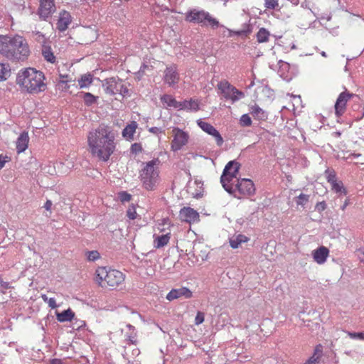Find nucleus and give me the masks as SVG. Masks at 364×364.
<instances>
[{"mask_svg":"<svg viewBox=\"0 0 364 364\" xmlns=\"http://www.w3.org/2000/svg\"><path fill=\"white\" fill-rule=\"evenodd\" d=\"M114 136L105 127H100L88 136V144L95 157L109 159L115 149Z\"/></svg>","mask_w":364,"mask_h":364,"instance_id":"nucleus-1","label":"nucleus"},{"mask_svg":"<svg viewBox=\"0 0 364 364\" xmlns=\"http://www.w3.org/2000/svg\"><path fill=\"white\" fill-rule=\"evenodd\" d=\"M29 53L28 43L22 36L0 35V54L9 60H24Z\"/></svg>","mask_w":364,"mask_h":364,"instance_id":"nucleus-2","label":"nucleus"},{"mask_svg":"<svg viewBox=\"0 0 364 364\" xmlns=\"http://www.w3.org/2000/svg\"><path fill=\"white\" fill-rule=\"evenodd\" d=\"M186 21L190 23H197L203 27H210L212 29H216L219 27L223 28L229 33V36H247L252 32L250 25L244 24V28L240 31H233L228 29L208 11L196 9H191L186 14Z\"/></svg>","mask_w":364,"mask_h":364,"instance_id":"nucleus-3","label":"nucleus"},{"mask_svg":"<svg viewBox=\"0 0 364 364\" xmlns=\"http://www.w3.org/2000/svg\"><path fill=\"white\" fill-rule=\"evenodd\" d=\"M44 74L33 68L21 70L18 73L16 82L29 93H38L46 88Z\"/></svg>","mask_w":364,"mask_h":364,"instance_id":"nucleus-4","label":"nucleus"},{"mask_svg":"<svg viewBox=\"0 0 364 364\" xmlns=\"http://www.w3.org/2000/svg\"><path fill=\"white\" fill-rule=\"evenodd\" d=\"M126 275L121 271L107 267H98L95 272V281L102 288L116 289L124 283Z\"/></svg>","mask_w":364,"mask_h":364,"instance_id":"nucleus-5","label":"nucleus"},{"mask_svg":"<svg viewBox=\"0 0 364 364\" xmlns=\"http://www.w3.org/2000/svg\"><path fill=\"white\" fill-rule=\"evenodd\" d=\"M156 161H149L140 171L141 181L147 191L154 190L159 181V170Z\"/></svg>","mask_w":364,"mask_h":364,"instance_id":"nucleus-6","label":"nucleus"},{"mask_svg":"<svg viewBox=\"0 0 364 364\" xmlns=\"http://www.w3.org/2000/svg\"><path fill=\"white\" fill-rule=\"evenodd\" d=\"M240 164L237 161H229L225 166L220 177V182L224 189L228 193H232L233 183L232 181L237 177Z\"/></svg>","mask_w":364,"mask_h":364,"instance_id":"nucleus-7","label":"nucleus"},{"mask_svg":"<svg viewBox=\"0 0 364 364\" xmlns=\"http://www.w3.org/2000/svg\"><path fill=\"white\" fill-rule=\"evenodd\" d=\"M217 87L220 90L219 93L222 95L225 100H230L232 103L245 97L243 92L237 90L227 80L220 81Z\"/></svg>","mask_w":364,"mask_h":364,"instance_id":"nucleus-8","label":"nucleus"},{"mask_svg":"<svg viewBox=\"0 0 364 364\" xmlns=\"http://www.w3.org/2000/svg\"><path fill=\"white\" fill-rule=\"evenodd\" d=\"M102 86L106 93L111 95L119 93L122 96H125L129 92L127 86L122 83V80L119 77H113L105 79Z\"/></svg>","mask_w":364,"mask_h":364,"instance_id":"nucleus-9","label":"nucleus"},{"mask_svg":"<svg viewBox=\"0 0 364 364\" xmlns=\"http://www.w3.org/2000/svg\"><path fill=\"white\" fill-rule=\"evenodd\" d=\"M325 178L331 186V189L338 196H346L348 191L344 186L343 183L338 180L335 170L333 168H327L324 172Z\"/></svg>","mask_w":364,"mask_h":364,"instance_id":"nucleus-10","label":"nucleus"},{"mask_svg":"<svg viewBox=\"0 0 364 364\" xmlns=\"http://www.w3.org/2000/svg\"><path fill=\"white\" fill-rule=\"evenodd\" d=\"M237 191L240 196L239 198L252 196L255 193V184L252 180L248 178L237 179L235 187L233 186V191Z\"/></svg>","mask_w":364,"mask_h":364,"instance_id":"nucleus-11","label":"nucleus"},{"mask_svg":"<svg viewBox=\"0 0 364 364\" xmlns=\"http://www.w3.org/2000/svg\"><path fill=\"white\" fill-rule=\"evenodd\" d=\"M173 132L174 136L171 142V147L173 151H177L188 142L189 136L186 132L178 128H175Z\"/></svg>","mask_w":364,"mask_h":364,"instance_id":"nucleus-12","label":"nucleus"},{"mask_svg":"<svg viewBox=\"0 0 364 364\" xmlns=\"http://www.w3.org/2000/svg\"><path fill=\"white\" fill-rule=\"evenodd\" d=\"M180 220L189 224L197 223L200 220L199 213L190 207H183L179 211Z\"/></svg>","mask_w":364,"mask_h":364,"instance_id":"nucleus-13","label":"nucleus"},{"mask_svg":"<svg viewBox=\"0 0 364 364\" xmlns=\"http://www.w3.org/2000/svg\"><path fill=\"white\" fill-rule=\"evenodd\" d=\"M193 296V292L187 287H182L178 289H173L166 295V299L173 301L181 297L190 299Z\"/></svg>","mask_w":364,"mask_h":364,"instance_id":"nucleus-14","label":"nucleus"},{"mask_svg":"<svg viewBox=\"0 0 364 364\" xmlns=\"http://www.w3.org/2000/svg\"><path fill=\"white\" fill-rule=\"evenodd\" d=\"M53 165L54 167L53 171H49L51 175L68 173L70 168L74 166L73 161H53Z\"/></svg>","mask_w":364,"mask_h":364,"instance_id":"nucleus-15","label":"nucleus"},{"mask_svg":"<svg viewBox=\"0 0 364 364\" xmlns=\"http://www.w3.org/2000/svg\"><path fill=\"white\" fill-rule=\"evenodd\" d=\"M55 11L54 0H46L40 2L38 14L41 18L46 20Z\"/></svg>","mask_w":364,"mask_h":364,"instance_id":"nucleus-16","label":"nucleus"},{"mask_svg":"<svg viewBox=\"0 0 364 364\" xmlns=\"http://www.w3.org/2000/svg\"><path fill=\"white\" fill-rule=\"evenodd\" d=\"M352 96L353 94H350L347 92H343L339 95L335 104L336 114L338 117L344 113L346 103Z\"/></svg>","mask_w":364,"mask_h":364,"instance_id":"nucleus-17","label":"nucleus"},{"mask_svg":"<svg viewBox=\"0 0 364 364\" xmlns=\"http://www.w3.org/2000/svg\"><path fill=\"white\" fill-rule=\"evenodd\" d=\"M198 125L206 133H208L210 135L213 136L215 138L216 143L218 146L222 145L223 143V139L218 132V131L210 124L203 122L201 120H198L197 122Z\"/></svg>","mask_w":364,"mask_h":364,"instance_id":"nucleus-18","label":"nucleus"},{"mask_svg":"<svg viewBox=\"0 0 364 364\" xmlns=\"http://www.w3.org/2000/svg\"><path fill=\"white\" fill-rule=\"evenodd\" d=\"M164 80L169 86L173 87L179 81V74L175 66L167 67L164 71Z\"/></svg>","mask_w":364,"mask_h":364,"instance_id":"nucleus-19","label":"nucleus"},{"mask_svg":"<svg viewBox=\"0 0 364 364\" xmlns=\"http://www.w3.org/2000/svg\"><path fill=\"white\" fill-rule=\"evenodd\" d=\"M311 255L317 264H322L326 262L329 255V250L325 246H321L313 250Z\"/></svg>","mask_w":364,"mask_h":364,"instance_id":"nucleus-20","label":"nucleus"},{"mask_svg":"<svg viewBox=\"0 0 364 364\" xmlns=\"http://www.w3.org/2000/svg\"><path fill=\"white\" fill-rule=\"evenodd\" d=\"M171 236V231H168L161 235H154V247L156 249H160L167 245L170 241Z\"/></svg>","mask_w":364,"mask_h":364,"instance_id":"nucleus-21","label":"nucleus"},{"mask_svg":"<svg viewBox=\"0 0 364 364\" xmlns=\"http://www.w3.org/2000/svg\"><path fill=\"white\" fill-rule=\"evenodd\" d=\"M56 319L60 323L72 321L75 316V312L70 309H68L62 312H55Z\"/></svg>","mask_w":364,"mask_h":364,"instance_id":"nucleus-22","label":"nucleus"},{"mask_svg":"<svg viewBox=\"0 0 364 364\" xmlns=\"http://www.w3.org/2000/svg\"><path fill=\"white\" fill-rule=\"evenodd\" d=\"M70 21V14L64 11L60 14V18L57 23V28L61 32L65 31L68 28Z\"/></svg>","mask_w":364,"mask_h":364,"instance_id":"nucleus-23","label":"nucleus"},{"mask_svg":"<svg viewBox=\"0 0 364 364\" xmlns=\"http://www.w3.org/2000/svg\"><path fill=\"white\" fill-rule=\"evenodd\" d=\"M29 137L27 132H22L16 141V150L18 153L24 151L28 144Z\"/></svg>","mask_w":364,"mask_h":364,"instance_id":"nucleus-24","label":"nucleus"},{"mask_svg":"<svg viewBox=\"0 0 364 364\" xmlns=\"http://www.w3.org/2000/svg\"><path fill=\"white\" fill-rule=\"evenodd\" d=\"M250 114L257 119L265 121L268 118V113L260 108L257 105H254L250 108Z\"/></svg>","mask_w":364,"mask_h":364,"instance_id":"nucleus-25","label":"nucleus"},{"mask_svg":"<svg viewBox=\"0 0 364 364\" xmlns=\"http://www.w3.org/2000/svg\"><path fill=\"white\" fill-rule=\"evenodd\" d=\"M180 107L178 108L180 109H187L190 111L196 112L199 109V105L197 100L191 99L190 100H184L179 102Z\"/></svg>","mask_w":364,"mask_h":364,"instance_id":"nucleus-26","label":"nucleus"},{"mask_svg":"<svg viewBox=\"0 0 364 364\" xmlns=\"http://www.w3.org/2000/svg\"><path fill=\"white\" fill-rule=\"evenodd\" d=\"M173 224L169 218H163L161 220H159L156 225V229L159 233L164 234L168 231H171V228Z\"/></svg>","mask_w":364,"mask_h":364,"instance_id":"nucleus-27","label":"nucleus"},{"mask_svg":"<svg viewBox=\"0 0 364 364\" xmlns=\"http://www.w3.org/2000/svg\"><path fill=\"white\" fill-rule=\"evenodd\" d=\"M137 128V123L134 121L127 125L122 131V136L126 139H132Z\"/></svg>","mask_w":364,"mask_h":364,"instance_id":"nucleus-28","label":"nucleus"},{"mask_svg":"<svg viewBox=\"0 0 364 364\" xmlns=\"http://www.w3.org/2000/svg\"><path fill=\"white\" fill-rule=\"evenodd\" d=\"M11 68L9 63H0V81L7 80L11 75Z\"/></svg>","mask_w":364,"mask_h":364,"instance_id":"nucleus-29","label":"nucleus"},{"mask_svg":"<svg viewBox=\"0 0 364 364\" xmlns=\"http://www.w3.org/2000/svg\"><path fill=\"white\" fill-rule=\"evenodd\" d=\"M248 238L243 235H238L235 237H232L230 240V245L231 247L235 249L237 248L242 243L247 242Z\"/></svg>","mask_w":364,"mask_h":364,"instance_id":"nucleus-30","label":"nucleus"},{"mask_svg":"<svg viewBox=\"0 0 364 364\" xmlns=\"http://www.w3.org/2000/svg\"><path fill=\"white\" fill-rule=\"evenodd\" d=\"M42 55L48 62L53 63L55 61V57L49 46L43 45Z\"/></svg>","mask_w":364,"mask_h":364,"instance_id":"nucleus-31","label":"nucleus"},{"mask_svg":"<svg viewBox=\"0 0 364 364\" xmlns=\"http://www.w3.org/2000/svg\"><path fill=\"white\" fill-rule=\"evenodd\" d=\"M162 102L166 103L168 107H173L178 108L180 107L179 102L176 101L171 95H164L161 97Z\"/></svg>","mask_w":364,"mask_h":364,"instance_id":"nucleus-32","label":"nucleus"},{"mask_svg":"<svg viewBox=\"0 0 364 364\" xmlns=\"http://www.w3.org/2000/svg\"><path fill=\"white\" fill-rule=\"evenodd\" d=\"M270 33L264 28H261L257 33V39L259 43L269 41Z\"/></svg>","mask_w":364,"mask_h":364,"instance_id":"nucleus-33","label":"nucleus"},{"mask_svg":"<svg viewBox=\"0 0 364 364\" xmlns=\"http://www.w3.org/2000/svg\"><path fill=\"white\" fill-rule=\"evenodd\" d=\"M85 257L88 262H95L101 258L100 253L97 250H86Z\"/></svg>","mask_w":364,"mask_h":364,"instance_id":"nucleus-34","label":"nucleus"},{"mask_svg":"<svg viewBox=\"0 0 364 364\" xmlns=\"http://www.w3.org/2000/svg\"><path fill=\"white\" fill-rule=\"evenodd\" d=\"M92 82V75L90 73L85 74L78 80L80 88L87 87Z\"/></svg>","mask_w":364,"mask_h":364,"instance_id":"nucleus-35","label":"nucleus"},{"mask_svg":"<svg viewBox=\"0 0 364 364\" xmlns=\"http://www.w3.org/2000/svg\"><path fill=\"white\" fill-rule=\"evenodd\" d=\"M83 100L86 105L90 106L95 103L97 97L90 92H85L83 95Z\"/></svg>","mask_w":364,"mask_h":364,"instance_id":"nucleus-36","label":"nucleus"},{"mask_svg":"<svg viewBox=\"0 0 364 364\" xmlns=\"http://www.w3.org/2000/svg\"><path fill=\"white\" fill-rule=\"evenodd\" d=\"M127 216L129 220H135L138 214L134 205H130L127 210Z\"/></svg>","mask_w":364,"mask_h":364,"instance_id":"nucleus-37","label":"nucleus"},{"mask_svg":"<svg viewBox=\"0 0 364 364\" xmlns=\"http://www.w3.org/2000/svg\"><path fill=\"white\" fill-rule=\"evenodd\" d=\"M309 195L301 193L297 197V198L296 200V203L298 205L304 206L305 204L309 201Z\"/></svg>","mask_w":364,"mask_h":364,"instance_id":"nucleus-38","label":"nucleus"},{"mask_svg":"<svg viewBox=\"0 0 364 364\" xmlns=\"http://www.w3.org/2000/svg\"><path fill=\"white\" fill-rule=\"evenodd\" d=\"M33 36L35 38L36 41H37L38 43L44 45L46 42V38L45 36L40 31H33L32 32Z\"/></svg>","mask_w":364,"mask_h":364,"instance_id":"nucleus-39","label":"nucleus"},{"mask_svg":"<svg viewBox=\"0 0 364 364\" xmlns=\"http://www.w3.org/2000/svg\"><path fill=\"white\" fill-rule=\"evenodd\" d=\"M242 127H250L252 124V119L247 114H242L240 119Z\"/></svg>","mask_w":364,"mask_h":364,"instance_id":"nucleus-40","label":"nucleus"},{"mask_svg":"<svg viewBox=\"0 0 364 364\" xmlns=\"http://www.w3.org/2000/svg\"><path fill=\"white\" fill-rule=\"evenodd\" d=\"M347 335L352 339H358L364 341V331L363 332H346Z\"/></svg>","mask_w":364,"mask_h":364,"instance_id":"nucleus-41","label":"nucleus"},{"mask_svg":"<svg viewBox=\"0 0 364 364\" xmlns=\"http://www.w3.org/2000/svg\"><path fill=\"white\" fill-rule=\"evenodd\" d=\"M264 6L267 9H274L279 6L278 0H265Z\"/></svg>","mask_w":364,"mask_h":364,"instance_id":"nucleus-42","label":"nucleus"},{"mask_svg":"<svg viewBox=\"0 0 364 364\" xmlns=\"http://www.w3.org/2000/svg\"><path fill=\"white\" fill-rule=\"evenodd\" d=\"M119 200H121V202L124 203V202H128L131 200L132 198V196L129 193H128L126 191H122V192H119Z\"/></svg>","mask_w":364,"mask_h":364,"instance_id":"nucleus-43","label":"nucleus"},{"mask_svg":"<svg viewBox=\"0 0 364 364\" xmlns=\"http://www.w3.org/2000/svg\"><path fill=\"white\" fill-rule=\"evenodd\" d=\"M204 320H205L204 313H203L201 311H198L196 316L195 318V324L200 325L204 321Z\"/></svg>","mask_w":364,"mask_h":364,"instance_id":"nucleus-44","label":"nucleus"},{"mask_svg":"<svg viewBox=\"0 0 364 364\" xmlns=\"http://www.w3.org/2000/svg\"><path fill=\"white\" fill-rule=\"evenodd\" d=\"M322 353H323V346L321 344H318L317 346H316V347L314 348L313 355H315L316 357H318V359H320V358L322 355Z\"/></svg>","mask_w":364,"mask_h":364,"instance_id":"nucleus-45","label":"nucleus"},{"mask_svg":"<svg viewBox=\"0 0 364 364\" xmlns=\"http://www.w3.org/2000/svg\"><path fill=\"white\" fill-rule=\"evenodd\" d=\"M142 150V147L140 144L134 143L131 146V153L132 154H137L139 152H141Z\"/></svg>","mask_w":364,"mask_h":364,"instance_id":"nucleus-46","label":"nucleus"},{"mask_svg":"<svg viewBox=\"0 0 364 364\" xmlns=\"http://www.w3.org/2000/svg\"><path fill=\"white\" fill-rule=\"evenodd\" d=\"M326 208V204L325 201L318 202L316 205V209L318 212H322Z\"/></svg>","mask_w":364,"mask_h":364,"instance_id":"nucleus-47","label":"nucleus"},{"mask_svg":"<svg viewBox=\"0 0 364 364\" xmlns=\"http://www.w3.org/2000/svg\"><path fill=\"white\" fill-rule=\"evenodd\" d=\"M318 360L319 359L318 358V357L312 355L304 363V364H317L318 363Z\"/></svg>","mask_w":364,"mask_h":364,"instance_id":"nucleus-48","label":"nucleus"},{"mask_svg":"<svg viewBox=\"0 0 364 364\" xmlns=\"http://www.w3.org/2000/svg\"><path fill=\"white\" fill-rule=\"evenodd\" d=\"M46 303L51 309H55L58 307L55 299L54 298H49Z\"/></svg>","mask_w":364,"mask_h":364,"instance_id":"nucleus-49","label":"nucleus"},{"mask_svg":"<svg viewBox=\"0 0 364 364\" xmlns=\"http://www.w3.org/2000/svg\"><path fill=\"white\" fill-rule=\"evenodd\" d=\"M357 252L360 261L364 263V247L359 248Z\"/></svg>","mask_w":364,"mask_h":364,"instance_id":"nucleus-50","label":"nucleus"},{"mask_svg":"<svg viewBox=\"0 0 364 364\" xmlns=\"http://www.w3.org/2000/svg\"><path fill=\"white\" fill-rule=\"evenodd\" d=\"M52 205H53L52 201L50 200H47L46 202L45 203L43 207L46 210L51 212Z\"/></svg>","mask_w":364,"mask_h":364,"instance_id":"nucleus-51","label":"nucleus"},{"mask_svg":"<svg viewBox=\"0 0 364 364\" xmlns=\"http://www.w3.org/2000/svg\"><path fill=\"white\" fill-rule=\"evenodd\" d=\"M48 364H66L65 362L61 359L54 358L50 360Z\"/></svg>","mask_w":364,"mask_h":364,"instance_id":"nucleus-52","label":"nucleus"},{"mask_svg":"<svg viewBox=\"0 0 364 364\" xmlns=\"http://www.w3.org/2000/svg\"><path fill=\"white\" fill-rule=\"evenodd\" d=\"M75 323L77 324V328L79 329L85 326L86 323L85 321L76 320Z\"/></svg>","mask_w":364,"mask_h":364,"instance_id":"nucleus-53","label":"nucleus"},{"mask_svg":"<svg viewBox=\"0 0 364 364\" xmlns=\"http://www.w3.org/2000/svg\"><path fill=\"white\" fill-rule=\"evenodd\" d=\"M149 68V65H146V64H143L141 67H140V69L138 71V74H144L145 73V70L146 69H148Z\"/></svg>","mask_w":364,"mask_h":364,"instance_id":"nucleus-54","label":"nucleus"},{"mask_svg":"<svg viewBox=\"0 0 364 364\" xmlns=\"http://www.w3.org/2000/svg\"><path fill=\"white\" fill-rule=\"evenodd\" d=\"M350 204V199L349 198H346L343 204V205H341V209L344 211L346 208V207Z\"/></svg>","mask_w":364,"mask_h":364,"instance_id":"nucleus-55","label":"nucleus"},{"mask_svg":"<svg viewBox=\"0 0 364 364\" xmlns=\"http://www.w3.org/2000/svg\"><path fill=\"white\" fill-rule=\"evenodd\" d=\"M41 299L43 300L44 302L46 303L49 298L46 294H42Z\"/></svg>","mask_w":364,"mask_h":364,"instance_id":"nucleus-56","label":"nucleus"},{"mask_svg":"<svg viewBox=\"0 0 364 364\" xmlns=\"http://www.w3.org/2000/svg\"><path fill=\"white\" fill-rule=\"evenodd\" d=\"M7 161H0V170L5 165V163Z\"/></svg>","mask_w":364,"mask_h":364,"instance_id":"nucleus-57","label":"nucleus"},{"mask_svg":"<svg viewBox=\"0 0 364 364\" xmlns=\"http://www.w3.org/2000/svg\"><path fill=\"white\" fill-rule=\"evenodd\" d=\"M144 74H138V72L136 73V77L138 79V80H140L141 78V77L144 75Z\"/></svg>","mask_w":364,"mask_h":364,"instance_id":"nucleus-58","label":"nucleus"},{"mask_svg":"<svg viewBox=\"0 0 364 364\" xmlns=\"http://www.w3.org/2000/svg\"><path fill=\"white\" fill-rule=\"evenodd\" d=\"M7 159V156H4L3 157L1 154H0V159Z\"/></svg>","mask_w":364,"mask_h":364,"instance_id":"nucleus-59","label":"nucleus"},{"mask_svg":"<svg viewBox=\"0 0 364 364\" xmlns=\"http://www.w3.org/2000/svg\"><path fill=\"white\" fill-rule=\"evenodd\" d=\"M321 55H322L323 56H326V53H325V52H322V53H321Z\"/></svg>","mask_w":364,"mask_h":364,"instance_id":"nucleus-60","label":"nucleus"},{"mask_svg":"<svg viewBox=\"0 0 364 364\" xmlns=\"http://www.w3.org/2000/svg\"><path fill=\"white\" fill-rule=\"evenodd\" d=\"M154 129H155V128H151V129H150V131H151V132H154Z\"/></svg>","mask_w":364,"mask_h":364,"instance_id":"nucleus-61","label":"nucleus"},{"mask_svg":"<svg viewBox=\"0 0 364 364\" xmlns=\"http://www.w3.org/2000/svg\"><path fill=\"white\" fill-rule=\"evenodd\" d=\"M61 82H67V80H62Z\"/></svg>","mask_w":364,"mask_h":364,"instance_id":"nucleus-62","label":"nucleus"}]
</instances>
